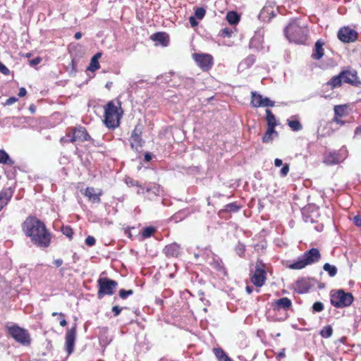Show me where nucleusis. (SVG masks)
<instances>
[{"mask_svg": "<svg viewBox=\"0 0 361 361\" xmlns=\"http://www.w3.org/2000/svg\"><path fill=\"white\" fill-rule=\"evenodd\" d=\"M0 164L13 166L15 164V161L10 157L5 150L0 149Z\"/></svg>", "mask_w": 361, "mask_h": 361, "instance_id": "nucleus-25", "label": "nucleus"}, {"mask_svg": "<svg viewBox=\"0 0 361 361\" xmlns=\"http://www.w3.org/2000/svg\"><path fill=\"white\" fill-rule=\"evenodd\" d=\"M330 300L331 304L335 307L344 308L353 303L354 298L352 293L339 289L331 292Z\"/></svg>", "mask_w": 361, "mask_h": 361, "instance_id": "nucleus-6", "label": "nucleus"}, {"mask_svg": "<svg viewBox=\"0 0 361 361\" xmlns=\"http://www.w3.org/2000/svg\"><path fill=\"white\" fill-rule=\"evenodd\" d=\"M127 184H130V185H135L140 188L141 190H139L137 192L138 194H145V188H143L139 181L135 180L133 179H130L129 180L126 181Z\"/></svg>", "mask_w": 361, "mask_h": 361, "instance_id": "nucleus-41", "label": "nucleus"}, {"mask_svg": "<svg viewBox=\"0 0 361 361\" xmlns=\"http://www.w3.org/2000/svg\"><path fill=\"white\" fill-rule=\"evenodd\" d=\"M118 108L113 102H109L104 109V123L108 128H114L118 125Z\"/></svg>", "mask_w": 361, "mask_h": 361, "instance_id": "nucleus-8", "label": "nucleus"}, {"mask_svg": "<svg viewBox=\"0 0 361 361\" xmlns=\"http://www.w3.org/2000/svg\"><path fill=\"white\" fill-rule=\"evenodd\" d=\"M255 56L254 55H250L240 63V66L249 68L255 63Z\"/></svg>", "mask_w": 361, "mask_h": 361, "instance_id": "nucleus-35", "label": "nucleus"}, {"mask_svg": "<svg viewBox=\"0 0 361 361\" xmlns=\"http://www.w3.org/2000/svg\"><path fill=\"white\" fill-rule=\"evenodd\" d=\"M288 125L293 131H300L302 128V124L298 119L288 120Z\"/></svg>", "mask_w": 361, "mask_h": 361, "instance_id": "nucleus-34", "label": "nucleus"}, {"mask_svg": "<svg viewBox=\"0 0 361 361\" xmlns=\"http://www.w3.org/2000/svg\"><path fill=\"white\" fill-rule=\"evenodd\" d=\"M343 83L341 73L332 77L329 81H328L325 85L329 86L331 89H335L339 87Z\"/></svg>", "mask_w": 361, "mask_h": 361, "instance_id": "nucleus-24", "label": "nucleus"}, {"mask_svg": "<svg viewBox=\"0 0 361 361\" xmlns=\"http://www.w3.org/2000/svg\"><path fill=\"white\" fill-rule=\"evenodd\" d=\"M18 99L17 97H9L8 99H6V101L5 102L4 104L7 105V106L12 105L13 104L16 102L18 101Z\"/></svg>", "mask_w": 361, "mask_h": 361, "instance_id": "nucleus-52", "label": "nucleus"}, {"mask_svg": "<svg viewBox=\"0 0 361 361\" xmlns=\"http://www.w3.org/2000/svg\"><path fill=\"white\" fill-rule=\"evenodd\" d=\"M96 243L95 238L92 235H88L85 239V243L87 245L92 247Z\"/></svg>", "mask_w": 361, "mask_h": 361, "instance_id": "nucleus-49", "label": "nucleus"}, {"mask_svg": "<svg viewBox=\"0 0 361 361\" xmlns=\"http://www.w3.org/2000/svg\"><path fill=\"white\" fill-rule=\"evenodd\" d=\"M274 135L278 136V133L275 130V129L268 128L262 137V142L264 143L271 142Z\"/></svg>", "mask_w": 361, "mask_h": 361, "instance_id": "nucleus-27", "label": "nucleus"}, {"mask_svg": "<svg viewBox=\"0 0 361 361\" xmlns=\"http://www.w3.org/2000/svg\"><path fill=\"white\" fill-rule=\"evenodd\" d=\"M282 164H283V163H282V160H281V159H278V158L275 159V160H274V165H275L276 167H279V166H281Z\"/></svg>", "mask_w": 361, "mask_h": 361, "instance_id": "nucleus-61", "label": "nucleus"}, {"mask_svg": "<svg viewBox=\"0 0 361 361\" xmlns=\"http://www.w3.org/2000/svg\"><path fill=\"white\" fill-rule=\"evenodd\" d=\"M162 190L158 185H153L151 187L145 188V193H149V198L152 199L153 196H159Z\"/></svg>", "mask_w": 361, "mask_h": 361, "instance_id": "nucleus-26", "label": "nucleus"}, {"mask_svg": "<svg viewBox=\"0 0 361 361\" xmlns=\"http://www.w3.org/2000/svg\"><path fill=\"white\" fill-rule=\"evenodd\" d=\"M262 98H263V97L262 94H260L256 92H252V100L250 102L251 106L255 108L262 106Z\"/></svg>", "mask_w": 361, "mask_h": 361, "instance_id": "nucleus-29", "label": "nucleus"}, {"mask_svg": "<svg viewBox=\"0 0 361 361\" xmlns=\"http://www.w3.org/2000/svg\"><path fill=\"white\" fill-rule=\"evenodd\" d=\"M214 352L219 361H232L221 348H214Z\"/></svg>", "mask_w": 361, "mask_h": 361, "instance_id": "nucleus-31", "label": "nucleus"}, {"mask_svg": "<svg viewBox=\"0 0 361 361\" xmlns=\"http://www.w3.org/2000/svg\"><path fill=\"white\" fill-rule=\"evenodd\" d=\"M334 110L336 116L342 117L345 113V106L336 105Z\"/></svg>", "mask_w": 361, "mask_h": 361, "instance_id": "nucleus-38", "label": "nucleus"}, {"mask_svg": "<svg viewBox=\"0 0 361 361\" xmlns=\"http://www.w3.org/2000/svg\"><path fill=\"white\" fill-rule=\"evenodd\" d=\"M26 93H27V91H26L25 88L20 87L19 90L18 96L20 97H24L26 94Z\"/></svg>", "mask_w": 361, "mask_h": 361, "instance_id": "nucleus-58", "label": "nucleus"}, {"mask_svg": "<svg viewBox=\"0 0 361 361\" xmlns=\"http://www.w3.org/2000/svg\"><path fill=\"white\" fill-rule=\"evenodd\" d=\"M76 324L69 329L66 334V343H65V350L68 353V355H70L74 350L75 342L76 338Z\"/></svg>", "mask_w": 361, "mask_h": 361, "instance_id": "nucleus-13", "label": "nucleus"}, {"mask_svg": "<svg viewBox=\"0 0 361 361\" xmlns=\"http://www.w3.org/2000/svg\"><path fill=\"white\" fill-rule=\"evenodd\" d=\"M54 263L56 267H60L63 264V260L61 259H57L54 260Z\"/></svg>", "mask_w": 361, "mask_h": 361, "instance_id": "nucleus-62", "label": "nucleus"}, {"mask_svg": "<svg viewBox=\"0 0 361 361\" xmlns=\"http://www.w3.org/2000/svg\"><path fill=\"white\" fill-rule=\"evenodd\" d=\"M205 13H206L205 9L202 7H200L195 10L194 17L201 20L204 18V16H205Z\"/></svg>", "mask_w": 361, "mask_h": 361, "instance_id": "nucleus-43", "label": "nucleus"}, {"mask_svg": "<svg viewBox=\"0 0 361 361\" xmlns=\"http://www.w3.org/2000/svg\"><path fill=\"white\" fill-rule=\"evenodd\" d=\"M232 31L228 28H224L222 30V36L231 37Z\"/></svg>", "mask_w": 361, "mask_h": 361, "instance_id": "nucleus-56", "label": "nucleus"}, {"mask_svg": "<svg viewBox=\"0 0 361 361\" xmlns=\"http://www.w3.org/2000/svg\"><path fill=\"white\" fill-rule=\"evenodd\" d=\"M308 32L307 26L298 19L291 20L284 28L286 37L296 44H304L307 39Z\"/></svg>", "mask_w": 361, "mask_h": 361, "instance_id": "nucleus-3", "label": "nucleus"}, {"mask_svg": "<svg viewBox=\"0 0 361 361\" xmlns=\"http://www.w3.org/2000/svg\"><path fill=\"white\" fill-rule=\"evenodd\" d=\"M99 68V61L96 60V58H92L90 63L87 68V70L90 71H94Z\"/></svg>", "mask_w": 361, "mask_h": 361, "instance_id": "nucleus-39", "label": "nucleus"}, {"mask_svg": "<svg viewBox=\"0 0 361 361\" xmlns=\"http://www.w3.org/2000/svg\"><path fill=\"white\" fill-rule=\"evenodd\" d=\"M313 311L319 312L324 310V305L321 302H315L312 305Z\"/></svg>", "mask_w": 361, "mask_h": 361, "instance_id": "nucleus-47", "label": "nucleus"}, {"mask_svg": "<svg viewBox=\"0 0 361 361\" xmlns=\"http://www.w3.org/2000/svg\"><path fill=\"white\" fill-rule=\"evenodd\" d=\"M61 231L63 234L65 235L66 236L68 237L69 238H72L73 232V229L70 226H62Z\"/></svg>", "mask_w": 361, "mask_h": 361, "instance_id": "nucleus-44", "label": "nucleus"}, {"mask_svg": "<svg viewBox=\"0 0 361 361\" xmlns=\"http://www.w3.org/2000/svg\"><path fill=\"white\" fill-rule=\"evenodd\" d=\"M353 223L357 226H361V216L360 215H357L353 218Z\"/></svg>", "mask_w": 361, "mask_h": 361, "instance_id": "nucleus-54", "label": "nucleus"}, {"mask_svg": "<svg viewBox=\"0 0 361 361\" xmlns=\"http://www.w3.org/2000/svg\"><path fill=\"white\" fill-rule=\"evenodd\" d=\"M133 294V290H124V289H121L119 291V296L120 298H121L122 299H126L127 298V297Z\"/></svg>", "mask_w": 361, "mask_h": 361, "instance_id": "nucleus-45", "label": "nucleus"}, {"mask_svg": "<svg viewBox=\"0 0 361 361\" xmlns=\"http://www.w3.org/2000/svg\"><path fill=\"white\" fill-rule=\"evenodd\" d=\"M97 286L99 288L97 297L102 299L104 295H112L117 288L118 283L107 277H100L97 280Z\"/></svg>", "mask_w": 361, "mask_h": 361, "instance_id": "nucleus-7", "label": "nucleus"}, {"mask_svg": "<svg viewBox=\"0 0 361 361\" xmlns=\"http://www.w3.org/2000/svg\"><path fill=\"white\" fill-rule=\"evenodd\" d=\"M324 42L322 39H318L314 45V49L312 54L314 59L319 60L324 56L323 46Z\"/></svg>", "mask_w": 361, "mask_h": 361, "instance_id": "nucleus-22", "label": "nucleus"}, {"mask_svg": "<svg viewBox=\"0 0 361 361\" xmlns=\"http://www.w3.org/2000/svg\"><path fill=\"white\" fill-rule=\"evenodd\" d=\"M78 66V63L75 59H73L71 61V66H72V71H76V68Z\"/></svg>", "mask_w": 361, "mask_h": 361, "instance_id": "nucleus-59", "label": "nucleus"}, {"mask_svg": "<svg viewBox=\"0 0 361 361\" xmlns=\"http://www.w3.org/2000/svg\"><path fill=\"white\" fill-rule=\"evenodd\" d=\"M121 310H122V308L118 306H114L112 307V312H113L114 316H118L121 313Z\"/></svg>", "mask_w": 361, "mask_h": 361, "instance_id": "nucleus-55", "label": "nucleus"}, {"mask_svg": "<svg viewBox=\"0 0 361 361\" xmlns=\"http://www.w3.org/2000/svg\"><path fill=\"white\" fill-rule=\"evenodd\" d=\"M42 61V59L40 57H36L29 61V63L31 66H36L39 64Z\"/></svg>", "mask_w": 361, "mask_h": 361, "instance_id": "nucleus-53", "label": "nucleus"}, {"mask_svg": "<svg viewBox=\"0 0 361 361\" xmlns=\"http://www.w3.org/2000/svg\"><path fill=\"white\" fill-rule=\"evenodd\" d=\"M355 135L361 134V126L356 128V129L355 130Z\"/></svg>", "mask_w": 361, "mask_h": 361, "instance_id": "nucleus-64", "label": "nucleus"}, {"mask_svg": "<svg viewBox=\"0 0 361 361\" xmlns=\"http://www.w3.org/2000/svg\"><path fill=\"white\" fill-rule=\"evenodd\" d=\"M347 150L343 147L338 152H330L324 159V162L328 165L337 164L342 162L347 157Z\"/></svg>", "mask_w": 361, "mask_h": 361, "instance_id": "nucleus-11", "label": "nucleus"}, {"mask_svg": "<svg viewBox=\"0 0 361 361\" xmlns=\"http://www.w3.org/2000/svg\"><path fill=\"white\" fill-rule=\"evenodd\" d=\"M22 229L31 242L39 247L49 246L51 234L44 224L35 216H28L22 224Z\"/></svg>", "mask_w": 361, "mask_h": 361, "instance_id": "nucleus-1", "label": "nucleus"}, {"mask_svg": "<svg viewBox=\"0 0 361 361\" xmlns=\"http://www.w3.org/2000/svg\"><path fill=\"white\" fill-rule=\"evenodd\" d=\"M84 141H90L94 145V140L88 134L86 128L81 126L69 128L66 136L61 138V143Z\"/></svg>", "mask_w": 361, "mask_h": 361, "instance_id": "nucleus-5", "label": "nucleus"}, {"mask_svg": "<svg viewBox=\"0 0 361 361\" xmlns=\"http://www.w3.org/2000/svg\"><path fill=\"white\" fill-rule=\"evenodd\" d=\"M82 33H81L80 32H76V33L75 34L74 37H75V39H80V38L82 37Z\"/></svg>", "mask_w": 361, "mask_h": 361, "instance_id": "nucleus-63", "label": "nucleus"}, {"mask_svg": "<svg viewBox=\"0 0 361 361\" xmlns=\"http://www.w3.org/2000/svg\"><path fill=\"white\" fill-rule=\"evenodd\" d=\"M228 22L231 25H235L240 20V17L236 12L229 11L226 15Z\"/></svg>", "mask_w": 361, "mask_h": 361, "instance_id": "nucleus-32", "label": "nucleus"}, {"mask_svg": "<svg viewBox=\"0 0 361 361\" xmlns=\"http://www.w3.org/2000/svg\"><path fill=\"white\" fill-rule=\"evenodd\" d=\"M164 252L167 257H177L180 253V246L176 243L166 245Z\"/></svg>", "mask_w": 361, "mask_h": 361, "instance_id": "nucleus-17", "label": "nucleus"}, {"mask_svg": "<svg viewBox=\"0 0 361 361\" xmlns=\"http://www.w3.org/2000/svg\"><path fill=\"white\" fill-rule=\"evenodd\" d=\"M288 171L289 165L288 164H286L283 166L282 169H281L280 174L282 177H285L287 176Z\"/></svg>", "mask_w": 361, "mask_h": 361, "instance_id": "nucleus-50", "label": "nucleus"}, {"mask_svg": "<svg viewBox=\"0 0 361 361\" xmlns=\"http://www.w3.org/2000/svg\"><path fill=\"white\" fill-rule=\"evenodd\" d=\"M274 102L269 99L268 97L262 98V106L263 107H272L274 106Z\"/></svg>", "mask_w": 361, "mask_h": 361, "instance_id": "nucleus-46", "label": "nucleus"}, {"mask_svg": "<svg viewBox=\"0 0 361 361\" xmlns=\"http://www.w3.org/2000/svg\"><path fill=\"white\" fill-rule=\"evenodd\" d=\"M266 120L267 121L268 128L274 129L277 126L275 116L269 109L266 110Z\"/></svg>", "mask_w": 361, "mask_h": 361, "instance_id": "nucleus-28", "label": "nucleus"}, {"mask_svg": "<svg viewBox=\"0 0 361 361\" xmlns=\"http://www.w3.org/2000/svg\"><path fill=\"white\" fill-rule=\"evenodd\" d=\"M211 264L217 270H221L223 268V263L221 260L214 259Z\"/></svg>", "mask_w": 361, "mask_h": 361, "instance_id": "nucleus-48", "label": "nucleus"}, {"mask_svg": "<svg viewBox=\"0 0 361 361\" xmlns=\"http://www.w3.org/2000/svg\"><path fill=\"white\" fill-rule=\"evenodd\" d=\"M311 288L310 282L307 279H300L295 282V289L298 293H305Z\"/></svg>", "mask_w": 361, "mask_h": 361, "instance_id": "nucleus-20", "label": "nucleus"}, {"mask_svg": "<svg viewBox=\"0 0 361 361\" xmlns=\"http://www.w3.org/2000/svg\"><path fill=\"white\" fill-rule=\"evenodd\" d=\"M357 33L349 27H342L338 32V38L345 43L355 42L357 39Z\"/></svg>", "mask_w": 361, "mask_h": 361, "instance_id": "nucleus-14", "label": "nucleus"}, {"mask_svg": "<svg viewBox=\"0 0 361 361\" xmlns=\"http://www.w3.org/2000/svg\"><path fill=\"white\" fill-rule=\"evenodd\" d=\"M22 229L31 242L39 247L49 246L51 234L44 224L35 216H28L22 224Z\"/></svg>", "mask_w": 361, "mask_h": 361, "instance_id": "nucleus-2", "label": "nucleus"}, {"mask_svg": "<svg viewBox=\"0 0 361 361\" xmlns=\"http://www.w3.org/2000/svg\"><path fill=\"white\" fill-rule=\"evenodd\" d=\"M240 209V207L235 203L232 202L225 206V210L227 212H236Z\"/></svg>", "mask_w": 361, "mask_h": 361, "instance_id": "nucleus-40", "label": "nucleus"}, {"mask_svg": "<svg viewBox=\"0 0 361 361\" xmlns=\"http://www.w3.org/2000/svg\"><path fill=\"white\" fill-rule=\"evenodd\" d=\"M343 83H348L350 85H357V75L355 70H347L341 72Z\"/></svg>", "mask_w": 361, "mask_h": 361, "instance_id": "nucleus-15", "label": "nucleus"}, {"mask_svg": "<svg viewBox=\"0 0 361 361\" xmlns=\"http://www.w3.org/2000/svg\"><path fill=\"white\" fill-rule=\"evenodd\" d=\"M107 331L108 329L106 327L102 328L100 330L99 343L102 347H106L111 341L105 336Z\"/></svg>", "mask_w": 361, "mask_h": 361, "instance_id": "nucleus-30", "label": "nucleus"}, {"mask_svg": "<svg viewBox=\"0 0 361 361\" xmlns=\"http://www.w3.org/2000/svg\"><path fill=\"white\" fill-rule=\"evenodd\" d=\"M292 305L291 300L288 298H282L279 300H276L274 305L273 307L274 310H280L283 309L285 310H288Z\"/></svg>", "mask_w": 361, "mask_h": 361, "instance_id": "nucleus-21", "label": "nucleus"}, {"mask_svg": "<svg viewBox=\"0 0 361 361\" xmlns=\"http://www.w3.org/2000/svg\"><path fill=\"white\" fill-rule=\"evenodd\" d=\"M142 130L138 126H136L131 135V147L137 149L142 146V140L141 138Z\"/></svg>", "mask_w": 361, "mask_h": 361, "instance_id": "nucleus-16", "label": "nucleus"}, {"mask_svg": "<svg viewBox=\"0 0 361 361\" xmlns=\"http://www.w3.org/2000/svg\"><path fill=\"white\" fill-rule=\"evenodd\" d=\"M152 159V155L149 152H146L145 154V161H150Z\"/></svg>", "mask_w": 361, "mask_h": 361, "instance_id": "nucleus-60", "label": "nucleus"}, {"mask_svg": "<svg viewBox=\"0 0 361 361\" xmlns=\"http://www.w3.org/2000/svg\"><path fill=\"white\" fill-rule=\"evenodd\" d=\"M13 193V191L11 188H5L0 192V211L8 203Z\"/></svg>", "mask_w": 361, "mask_h": 361, "instance_id": "nucleus-18", "label": "nucleus"}, {"mask_svg": "<svg viewBox=\"0 0 361 361\" xmlns=\"http://www.w3.org/2000/svg\"><path fill=\"white\" fill-rule=\"evenodd\" d=\"M323 269L324 271L328 272L329 276H331V277L335 276L336 275L337 271H338L336 266L331 265L329 263L324 264L323 266Z\"/></svg>", "mask_w": 361, "mask_h": 361, "instance_id": "nucleus-33", "label": "nucleus"}, {"mask_svg": "<svg viewBox=\"0 0 361 361\" xmlns=\"http://www.w3.org/2000/svg\"><path fill=\"white\" fill-rule=\"evenodd\" d=\"M0 72L5 75H8L10 74V70L0 61Z\"/></svg>", "mask_w": 361, "mask_h": 361, "instance_id": "nucleus-51", "label": "nucleus"}, {"mask_svg": "<svg viewBox=\"0 0 361 361\" xmlns=\"http://www.w3.org/2000/svg\"><path fill=\"white\" fill-rule=\"evenodd\" d=\"M189 22H190V23L192 27H195L198 24L197 21L195 19V17H194V16H190V17Z\"/></svg>", "mask_w": 361, "mask_h": 361, "instance_id": "nucleus-57", "label": "nucleus"}, {"mask_svg": "<svg viewBox=\"0 0 361 361\" xmlns=\"http://www.w3.org/2000/svg\"><path fill=\"white\" fill-rule=\"evenodd\" d=\"M320 259L319 250L313 247L305 252L295 262L287 265V267L290 269H302L308 265L318 262Z\"/></svg>", "mask_w": 361, "mask_h": 361, "instance_id": "nucleus-4", "label": "nucleus"}, {"mask_svg": "<svg viewBox=\"0 0 361 361\" xmlns=\"http://www.w3.org/2000/svg\"><path fill=\"white\" fill-rule=\"evenodd\" d=\"M192 57L197 66L204 71L209 70L213 65V57L210 54L195 53Z\"/></svg>", "mask_w": 361, "mask_h": 361, "instance_id": "nucleus-10", "label": "nucleus"}, {"mask_svg": "<svg viewBox=\"0 0 361 361\" xmlns=\"http://www.w3.org/2000/svg\"><path fill=\"white\" fill-rule=\"evenodd\" d=\"M332 334H333V329L329 325L324 326L320 332L321 336L323 338H326L331 337L332 336Z\"/></svg>", "mask_w": 361, "mask_h": 361, "instance_id": "nucleus-36", "label": "nucleus"}, {"mask_svg": "<svg viewBox=\"0 0 361 361\" xmlns=\"http://www.w3.org/2000/svg\"><path fill=\"white\" fill-rule=\"evenodd\" d=\"M83 194L92 203H99L101 202L100 196L102 195V191L96 193L94 188L87 187Z\"/></svg>", "mask_w": 361, "mask_h": 361, "instance_id": "nucleus-19", "label": "nucleus"}, {"mask_svg": "<svg viewBox=\"0 0 361 361\" xmlns=\"http://www.w3.org/2000/svg\"><path fill=\"white\" fill-rule=\"evenodd\" d=\"M266 280V271L264 269V265L261 262H258L255 267V270L253 276L251 278V281L257 287H262Z\"/></svg>", "mask_w": 361, "mask_h": 361, "instance_id": "nucleus-12", "label": "nucleus"}, {"mask_svg": "<svg viewBox=\"0 0 361 361\" xmlns=\"http://www.w3.org/2000/svg\"><path fill=\"white\" fill-rule=\"evenodd\" d=\"M155 228L152 226H148L143 228L142 235L143 238H147L152 235L154 233Z\"/></svg>", "mask_w": 361, "mask_h": 361, "instance_id": "nucleus-37", "label": "nucleus"}, {"mask_svg": "<svg viewBox=\"0 0 361 361\" xmlns=\"http://www.w3.org/2000/svg\"><path fill=\"white\" fill-rule=\"evenodd\" d=\"M9 334L18 343L27 345L30 343V334L27 330L13 325L8 328Z\"/></svg>", "mask_w": 361, "mask_h": 361, "instance_id": "nucleus-9", "label": "nucleus"}, {"mask_svg": "<svg viewBox=\"0 0 361 361\" xmlns=\"http://www.w3.org/2000/svg\"><path fill=\"white\" fill-rule=\"evenodd\" d=\"M151 39L163 46H167L169 43V36L165 32H157L152 35Z\"/></svg>", "mask_w": 361, "mask_h": 361, "instance_id": "nucleus-23", "label": "nucleus"}, {"mask_svg": "<svg viewBox=\"0 0 361 361\" xmlns=\"http://www.w3.org/2000/svg\"><path fill=\"white\" fill-rule=\"evenodd\" d=\"M235 250L237 255L241 257L245 251V247L243 243H238L235 247Z\"/></svg>", "mask_w": 361, "mask_h": 361, "instance_id": "nucleus-42", "label": "nucleus"}]
</instances>
